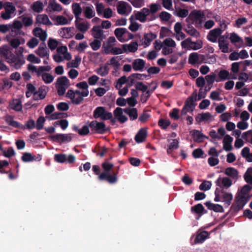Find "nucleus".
<instances>
[{
	"mask_svg": "<svg viewBox=\"0 0 252 252\" xmlns=\"http://www.w3.org/2000/svg\"><path fill=\"white\" fill-rule=\"evenodd\" d=\"M0 56L15 69H20L25 63V60L18 55H14L12 49L7 45L0 47Z\"/></svg>",
	"mask_w": 252,
	"mask_h": 252,
	"instance_id": "nucleus-1",
	"label": "nucleus"
},
{
	"mask_svg": "<svg viewBox=\"0 0 252 252\" xmlns=\"http://www.w3.org/2000/svg\"><path fill=\"white\" fill-rule=\"evenodd\" d=\"M205 18L204 14L201 10H193L191 11L188 17L186 19L187 23L194 24L197 28L201 27Z\"/></svg>",
	"mask_w": 252,
	"mask_h": 252,
	"instance_id": "nucleus-2",
	"label": "nucleus"
},
{
	"mask_svg": "<svg viewBox=\"0 0 252 252\" xmlns=\"http://www.w3.org/2000/svg\"><path fill=\"white\" fill-rule=\"evenodd\" d=\"M246 205L244 195L238 193L235 196V201L232 204L230 210L235 213L242 210Z\"/></svg>",
	"mask_w": 252,
	"mask_h": 252,
	"instance_id": "nucleus-3",
	"label": "nucleus"
},
{
	"mask_svg": "<svg viewBox=\"0 0 252 252\" xmlns=\"http://www.w3.org/2000/svg\"><path fill=\"white\" fill-rule=\"evenodd\" d=\"M119 166L117 167V171L114 172L112 175L109 173L102 172L98 176V179L100 181H106L110 184L115 183L117 181V175L119 173Z\"/></svg>",
	"mask_w": 252,
	"mask_h": 252,
	"instance_id": "nucleus-4",
	"label": "nucleus"
},
{
	"mask_svg": "<svg viewBox=\"0 0 252 252\" xmlns=\"http://www.w3.org/2000/svg\"><path fill=\"white\" fill-rule=\"evenodd\" d=\"M54 160L55 161L60 163H63L65 162L71 164L74 162L75 157L73 155H69L68 157L64 154H57L54 156Z\"/></svg>",
	"mask_w": 252,
	"mask_h": 252,
	"instance_id": "nucleus-5",
	"label": "nucleus"
},
{
	"mask_svg": "<svg viewBox=\"0 0 252 252\" xmlns=\"http://www.w3.org/2000/svg\"><path fill=\"white\" fill-rule=\"evenodd\" d=\"M71 134L57 133L50 136V138L54 142L57 143H68L71 141Z\"/></svg>",
	"mask_w": 252,
	"mask_h": 252,
	"instance_id": "nucleus-6",
	"label": "nucleus"
},
{
	"mask_svg": "<svg viewBox=\"0 0 252 252\" xmlns=\"http://www.w3.org/2000/svg\"><path fill=\"white\" fill-rule=\"evenodd\" d=\"M112 117V113L107 111L104 107L100 106L95 109V118H100L102 120H107Z\"/></svg>",
	"mask_w": 252,
	"mask_h": 252,
	"instance_id": "nucleus-7",
	"label": "nucleus"
},
{
	"mask_svg": "<svg viewBox=\"0 0 252 252\" xmlns=\"http://www.w3.org/2000/svg\"><path fill=\"white\" fill-rule=\"evenodd\" d=\"M117 12L121 15H127L132 9L131 6L126 1H120L118 2L117 6Z\"/></svg>",
	"mask_w": 252,
	"mask_h": 252,
	"instance_id": "nucleus-8",
	"label": "nucleus"
},
{
	"mask_svg": "<svg viewBox=\"0 0 252 252\" xmlns=\"http://www.w3.org/2000/svg\"><path fill=\"white\" fill-rule=\"evenodd\" d=\"M222 32V30L220 28H215L209 32L207 38L209 41L216 43L217 41V38L221 36Z\"/></svg>",
	"mask_w": 252,
	"mask_h": 252,
	"instance_id": "nucleus-9",
	"label": "nucleus"
},
{
	"mask_svg": "<svg viewBox=\"0 0 252 252\" xmlns=\"http://www.w3.org/2000/svg\"><path fill=\"white\" fill-rule=\"evenodd\" d=\"M41 158L42 156L40 154H37L36 156H35L28 152L23 153L21 157L22 160L24 162H29L33 161H39L41 160Z\"/></svg>",
	"mask_w": 252,
	"mask_h": 252,
	"instance_id": "nucleus-10",
	"label": "nucleus"
},
{
	"mask_svg": "<svg viewBox=\"0 0 252 252\" xmlns=\"http://www.w3.org/2000/svg\"><path fill=\"white\" fill-rule=\"evenodd\" d=\"M217 186L220 188H229L232 185V181L228 177L221 178L220 177L215 182Z\"/></svg>",
	"mask_w": 252,
	"mask_h": 252,
	"instance_id": "nucleus-11",
	"label": "nucleus"
},
{
	"mask_svg": "<svg viewBox=\"0 0 252 252\" xmlns=\"http://www.w3.org/2000/svg\"><path fill=\"white\" fill-rule=\"evenodd\" d=\"M147 128H141L136 134L134 139L137 143L144 142L147 136Z\"/></svg>",
	"mask_w": 252,
	"mask_h": 252,
	"instance_id": "nucleus-12",
	"label": "nucleus"
},
{
	"mask_svg": "<svg viewBox=\"0 0 252 252\" xmlns=\"http://www.w3.org/2000/svg\"><path fill=\"white\" fill-rule=\"evenodd\" d=\"M218 42L219 48L221 52L226 53L230 51L229 49V42L224 39L223 36L219 37Z\"/></svg>",
	"mask_w": 252,
	"mask_h": 252,
	"instance_id": "nucleus-13",
	"label": "nucleus"
},
{
	"mask_svg": "<svg viewBox=\"0 0 252 252\" xmlns=\"http://www.w3.org/2000/svg\"><path fill=\"white\" fill-rule=\"evenodd\" d=\"M197 94L193 93L186 100L185 105L188 108H190V111L192 112L195 107V101L197 100Z\"/></svg>",
	"mask_w": 252,
	"mask_h": 252,
	"instance_id": "nucleus-14",
	"label": "nucleus"
},
{
	"mask_svg": "<svg viewBox=\"0 0 252 252\" xmlns=\"http://www.w3.org/2000/svg\"><path fill=\"white\" fill-rule=\"evenodd\" d=\"M190 211L192 213L196 214L199 215V217L196 218L197 219H199L200 216L207 213V211L205 210L204 207L201 203H198L192 206L190 208Z\"/></svg>",
	"mask_w": 252,
	"mask_h": 252,
	"instance_id": "nucleus-15",
	"label": "nucleus"
},
{
	"mask_svg": "<svg viewBox=\"0 0 252 252\" xmlns=\"http://www.w3.org/2000/svg\"><path fill=\"white\" fill-rule=\"evenodd\" d=\"M212 116L209 112L199 113L195 117V121L198 124L202 122L211 121Z\"/></svg>",
	"mask_w": 252,
	"mask_h": 252,
	"instance_id": "nucleus-16",
	"label": "nucleus"
},
{
	"mask_svg": "<svg viewBox=\"0 0 252 252\" xmlns=\"http://www.w3.org/2000/svg\"><path fill=\"white\" fill-rule=\"evenodd\" d=\"M233 138L229 135H225L223 140V148L226 151H230L232 150V142Z\"/></svg>",
	"mask_w": 252,
	"mask_h": 252,
	"instance_id": "nucleus-17",
	"label": "nucleus"
},
{
	"mask_svg": "<svg viewBox=\"0 0 252 252\" xmlns=\"http://www.w3.org/2000/svg\"><path fill=\"white\" fill-rule=\"evenodd\" d=\"M73 31L74 28L73 27L62 28L59 31V33L63 38H69L73 36Z\"/></svg>",
	"mask_w": 252,
	"mask_h": 252,
	"instance_id": "nucleus-18",
	"label": "nucleus"
},
{
	"mask_svg": "<svg viewBox=\"0 0 252 252\" xmlns=\"http://www.w3.org/2000/svg\"><path fill=\"white\" fill-rule=\"evenodd\" d=\"M9 107L16 112H20L22 110V102L19 99H14L9 102Z\"/></svg>",
	"mask_w": 252,
	"mask_h": 252,
	"instance_id": "nucleus-19",
	"label": "nucleus"
},
{
	"mask_svg": "<svg viewBox=\"0 0 252 252\" xmlns=\"http://www.w3.org/2000/svg\"><path fill=\"white\" fill-rule=\"evenodd\" d=\"M76 28L80 32H86L89 29L87 24L83 21L82 18H79L75 20V21Z\"/></svg>",
	"mask_w": 252,
	"mask_h": 252,
	"instance_id": "nucleus-20",
	"label": "nucleus"
},
{
	"mask_svg": "<svg viewBox=\"0 0 252 252\" xmlns=\"http://www.w3.org/2000/svg\"><path fill=\"white\" fill-rule=\"evenodd\" d=\"M138 43L137 42H132L129 44H124L122 45L123 50L124 52H135L138 49Z\"/></svg>",
	"mask_w": 252,
	"mask_h": 252,
	"instance_id": "nucleus-21",
	"label": "nucleus"
},
{
	"mask_svg": "<svg viewBox=\"0 0 252 252\" xmlns=\"http://www.w3.org/2000/svg\"><path fill=\"white\" fill-rule=\"evenodd\" d=\"M124 111L128 115L130 121H134L138 118V115L136 108L127 107L124 109Z\"/></svg>",
	"mask_w": 252,
	"mask_h": 252,
	"instance_id": "nucleus-22",
	"label": "nucleus"
},
{
	"mask_svg": "<svg viewBox=\"0 0 252 252\" xmlns=\"http://www.w3.org/2000/svg\"><path fill=\"white\" fill-rule=\"evenodd\" d=\"M145 62L141 59H137L132 62V68L135 71H142L145 67Z\"/></svg>",
	"mask_w": 252,
	"mask_h": 252,
	"instance_id": "nucleus-23",
	"label": "nucleus"
},
{
	"mask_svg": "<svg viewBox=\"0 0 252 252\" xmlns=\"http://www.w3.org/2000/svg\"><path fill=\"white\" fill-rule=\"evenodd\" d=\"M209 210H213L215 212L222 213L224 212L223 207L220 204H215L211 203L210 201L206 202L204 203Z\"/></svg>",
	"mask_w": 252,
	"mask_h": 252,
	"instance_id": "nucleus-24",
	"label": "nucleus"
},
{
	"mask_svg": "<svg viewBox=\"0 0 252 252\" xmlns=\"http://www.w3.org/2000/svg\"><path fill=\"white\" fill-rule=\"evenodd\" d=\"M126 32H127V30L126 28H119L115 29L114 33L117 39L120 42H124L125 40L123 38V36H126L125 34Z\"/></svg>",
	"mask_w": 252,
	"mask_h": 252,
	"instance_id": "nucleus-25",
	"label": "nucleus"
},
{
	"mask_svg": "<svg viewBox=\"0 0 252 252\" xmlns=\"http://www.w3.org/2000/svg\"><path fill=\"white\" fill-rule=\"evenodd\" d=\"M192 136L194 138V140L196 142H201L203 141L204 138L208 139V137L205 136L198 130H193L191 131Z\"/></svg>",
	"mask_w": 252,
	"mask_h": 252,
	"instance_id": "nucleus-26",
	"label": "nucleus"
},
{
	"mask_svg": "<svg viewBox=\"0 0 252 252\" xmlns=\"http://www.w3.org/2000/svg\"><path fill=\"white\" fill-rule=\"evenodd\" d=\"M5 122L8 125L14 127L23 128V126L18 122L14 121L13 117L10 115H7L6 116Z\"/></svg>",
	"mask_w": 252,
	"mask_h": 252,
	"instance_id": "nucleus-27",
	"label": "nucleus"
},
{
	"mask_svg": "<svg viewBox=\"0 0 252 252\" xmlns=\"http://www.w3.org/2000/svg\"><path fill=\"white\" fill-rule=\"evenodd\" d=\"M36 22L45 25H52V23L50 21L47 15L45 14H39L36 18Z\"/></svg>",
	"mask_w": 252,
	"mask_h": 252,
	"instance_id": "nucleus-28",
	"label": "nucleus"
},
{
	"mask_svg": "<svg viewBox=\"0 0 252 252\" xmlns=\"http://www.w3.org/2000/svg\"><path fill=\"white\" fill-rule=\"evenodd\" d=\"M209 235V233L206 231H203L198 233L195 238V243H202L208 238Z\"/></svg>",
	"mask_w": 252,
	"mask_h": 252,
	"instance_id": "nucleus-29",
	"label": "nucleus"
},
{
	"mask_svg": "<svg viewBox=\"0 0 252 252\" xmlns=\"http://www.w3.org/2000/svg\"><path fill=\"white\" fill-rule=\"evenodd\" d=\"M108 130L106 126L103 122H97L95 121V133L104 134Z\"/></svg>",
	"mask_w": 252,
	"mask_h": 252,
	"instance_id": "nucleus-30",
	"label": "nucleus"
},
{
	"mask_svg": "<svg viewBox=\"0 0 252 252\" xmlns=\"http://www.w3.org/2000/svg\"><path fill=\"white\" fill-rule=\"evenodd\" d=\"M222 198L223 202H224V206L227 207L231 203L233 199V195L232 193L225 191L222 195Z\"/></svg>",
	"mask_w": 252,
	"mask_h": 252,
	"instance_id": "nucleus-31",
	"label": "nucleus"
},
{
	"mask_svg": "<svg viewBox=\"0 0 252 252\" xmlns=\"http://www.w3.org/2000/svg\"><path fill=\"white\" fill-rule=\"evenodd\" d=\"M224 173L233 179H237L238 176V171L233 167H228L225 170Z\"/></svg>",
	"mask_w": 252,
	"mask_h": 252,
	"instance_id": "nucleus-32",
	"label": "nucleus"
},
{
	"mask_svg": "<svg viewBox=\"0 0 252 252\" xmlns=\"http://www.w3.org/2000/svg\"><path fill=\"white\" fill-rule=\"evenodd\" d=\"M157 38V35L155 33L150 32L145 34L143 38L144 44L147 46H149L151 42Z\"/></svg>",
	"mask_w": 252,
	"mask_h": 252,
	"instance_id": "nucleus-33",
	"label": "nucleus"
},
{
	"mask_svg": "<svg viewBox=\"0 0 252 252\" xmlns=\"http://www.w3.org/2000/svg\"><path fill=\"white\" fill-rule=\"evenodd\" d=\"M73 12L76 19L80 18V15L82 13V8L78 3H74L72 5Z\"/></svg>",
	"mask_w": 252,
	"mask_h": 252,
	"instance_id": "nucleus-34",
	"label": "nucleus"
},
{
	"mask_svg": "<svg viewBox=\"0 0 252 252\" xmlns=\"http://www.w3.org/2000/svg\"><path fill=\"white\" fill-rule=\"evenodd\" d=\"M179 141L177 139H175L172 140V142L168 145L167 149V153L170 155L172 153V151L174 150H176L179 148Z\"/></svg>",
	"mask_w": 252,
	"mask_h": 252,
	"instance_id": "nucleus-35",
	"label": "nucleus"
},
{
	"mask_svg": "<svg viewBox=\"0 0 252 252\" xmlns=\"http://www.w3.org/2000/svg\"><path fill=\"white\" fill-rule=\"evenodd\" d=\"M73 130L77 132L80 135H85L89 132V126L86 125L84 126L81 129H79L78 126H74Z\"/></svg>",
	"mask_w": 252,
	"mask_h": 252,
	"instance_id": "nucleus-36",
	"label": "nucleus"
},
{
	"mask_svg": "<svg viewBox=\"0 0 252 252\" xmlns=\"http://www.w3.org/2000/svg\"><path fill=\"white\" fill-rule=\"evenodd\" d=\"M57 84L58 85L66 87L67 88L70 86L69 81L66 76H62L58 78Z\"/></svg>",
	"mask_w": 252,
	"mask_h": 252,
	"instance_id": "nucleus-37",
	"label": "nucleus"
},
{
	"mask_svg": "<svg viewBox=\"0 0 252 252\" xmlns=\"http://www.w3.org/2000/svg\"><path fill=\"white\" fill-rule=\"evenodd\" d=\"M129 21L130 23V24L128 27L129 30L132 32H135L138 31L140 25L137 22L134 21L133 15H131L129 18Z\"/></svg>",
	"mask_w": 252,
	"mask_h": 252,
	"instance_id": "nucleus-38",
	"label": "nucleus"
},
{
	"mask_svg": "<svg viewBox=\"0 0 252 252\" xmlns=\"http://www.w3.org/2000/svg\"><path fill=\"white\" fill-rule=\"evenodd\" d=\"M199 61V55L197 53H191L189 57V63L191 64H195L198 63Z\"/></svg>",
	"mask_w": 252,
	"mask_h": 252,
	"instance_id": "nucleus-39",
	"label": "nucleus"
},
{
	"mask_svg": "<svg viewBox=\"0 0 252 252\" xmlns=\"http://www.w3.org/2000/svg\"><path fill=\"white\" fill-rule=\"evenodd\" d=\"M43 3L40 1H36L32 5V10L37 13L41 12L43 9Z\"/></svg>",
	"mask_w": 252,
	"mask_h": 252,
	"instance_id": "nucleus-40",
	"label": "nucleus"
},
{
	"mask_svg": "<svg viewBox=\"0 0 252 252\" xmlns=\"http://www.w3.org/2000/svg\"><path fill=\"white\" fill-rule=\"evenodd\" d=\"M147 110H144L139 116L138 121L142 123H146L151 117V115L147 113Z\"/></svg>",
	"mask_w": 252,
	"mask_h": 252,
	"instance_id": "nucleus-41",
	"label": "nucleus"
},
{
	"mask_svg": "<svg viewBox=\"0 0 252 252\" xmlns=\"http://www.w3.org/2000/svg\"><path fill=\"white\" fill-rule=\"evenodd\" d=\"M48 8L54 11H61L62 10V5L55 2H51L48 5Z\"/></svg>",
	"mask_w": 252,
	"mask_h": 252,
	"instance_id": "nucleus-42",
	"label": "nucleus"
},
{
	"mask_svg": "<svg viewBox=\"0 0 252 252\" xmlns=\"http://www.w3.org/2000/svg\"><path fill=\"white\" fill-rule=\"evenodd\" d=\"M251 174H252V167H250L247 169L244 176L245 181L250 184H252V176Z\"/></svg>",
	"mask_w": 252,
	"mask_h": 252,
	"instance_id": "nucleus-43",
	"label": "nucleus"
},
{
	"mask_svg": "<svg viewBox=\"0 0 252 252\" xmlns=\"http://www.w3.org/2000/svg\"><path fill=\"white\" fill-rule=\"evenodd\" d=\"M212 186V183L209 181H203L199 186V189L201 190L206 191L210 189Z\"/></svg>",
	"mask_w": 252,
	"mask_h": 252,
	"instance_id": "nucleus-44",
	"label": "nucleus"
},
{
	"mask_svg": "<svg viewBox=\"0 0 252 252\" xmlns=\"http://www.w3.org/2000/svg\"><path fill=\"white\" fill-rule=\"evenodd\" d=\"M128 81V79L126 76H123L120 77L117 81L116 85H115V87L117 89H119L121 88L122 85L124 84L127 83Z\"/></svg>",
	"mask_w": 252,
	"mask_h": 252,
	"instance_id": "nucleus-45",
	"label": "nucleus"
},
{
	"mask_svg": "<svg viewBox=\"0 0 252 252\" xmlns=\"http://www.w3.org/2000/svg\"><path fill=\"white\" fill-rule=\"evenodd\" d=\"M5 11L9 13L10 14H13L16 10L15 7L10 2H6L4 3Z\"/></svg>",
	"mask_w": 252,
	"mask_h": 252,
	"instance_id": "nucleus-46",
	"label": "nucleus"
},
{
	"mask_svg": "<svg viewBox=\"0 0 252 252\" xmlns=\"http://www.w3.org/2000/svg\"><path fill=\"white\" fill-rule=\"evenodd\" d=\"M248 22V20L245 17H241L238 18L235 23L233 24V26L240 28L242 25L246 24Z\"/></svg>",
	"mask_w": 252,
	"mask_h": 252,
	"instance_id": "nucleus-47",
	"label": "nucleus"
},
{
	"mask_svg": "<svg viewBox=\"0 0 252 252\" xmlns=\"http://www.w3.org/2000/svg\"><path fill=\"white\" fill-rule=\"evenodd\" d=\"M230 75L229 72L226 70H221L218 74V76L220 78V81H224L229 78Z\"/></svg>",
	"mask_w": 252,
	"mask_h": 252,
	"instance_id": "nucleus-48",
	"label": "nucleus"
},
{
	"mask_svg": "<svg viewBox=\"0 0 252 252\" xmlns=\"http://www.w3.org/2000/svg\"><path fill=\"white\" fill-rule=\"evenodd\" d=\"M184 30L189 35L198 37L200 36V33L198 32L194 28H192L191 29H188L187 28H184Z\"/></svg>",
	"mask_w": 252,
	"mask_h": 252,
	"instance_id": "nucleus-49",
	"label": "nucleus"
},
{
	"mask_svg": "<svg viewBox=\"0 0 252 252\" xmlns=\"http://www.w3.org/2000/svg\"><path fill=\"white\" fill-rule=\"evenodd\" d=\"M42 80L46 84L52 83L54 80V77L52 75L48 73H44L42 74Z\"/></svg>",
	"mask_w": 252,
	"mask_h": 252,
	"instance_id": "nucleus-50",
	"label": "nucleus"
},
{
	"mask_svg": "<svg viewBox=\"0 0 252 252\" xmlns=\"http://www.w3.org/2000/svg\"><path fill=\"white\" fill-rule=\"evenodd\" d=\"M105 38V36L103 34V32L98 27L95 26V39H100L102 40Z\"/></svg>",
	"mask_w": 252,
	"mask_h": 252,
	"instance_id": "nucleus-51",
	"label": "nucleus"
},
{
	"mask_svg": "<svg viewBox=\"0 0 252 252\" xmlns=\"http://www.w3.org/2000/svg\"><path fill=\"white\" fill-rule=\"evenodd\" d=\"M159 17L161 21L167 22L171 17V15L166 11H162L159 14Z\"/></svg>",
	"mask_w": 252,
	"mask_h": 252,
	"instance_id": "nucleus-52",
	"label": "nucleus"
},
{
	"mask_svg": "<svg viewBox=\"0 0 252 252\" xmlns=\"http://www.w3.org/2000/svg\"><path fill=\"white\" fill-rule=\"evenodd\" d=\"M36 54L41 58L47 57L48 58L49 56V50L48 49H39L37 50Z\"/></svg>",
	"mask_w": 252,
	"mask_h": 252,
	"instance_id": "nucleus-53",
	"label": "nucleus"
},
{
	"mask_svg": "<svg viewBox=\"0 0 252 252\" xmlns=\"http://www.w3.org/2000/svg\"><path fill=\"white\" fill-rule=\"evenodd\" d=\"M56 20L57 23V25H65L68 24L67 19L62 15L57 16L56 18Z\"/></svg>",
	"mask_w": 252,
	"mask_h": 252,
	"instance_id": "nucleus-54",
	"label": "nucleus"
},
{
	"mask_svg": "<svg viewBox=\"0 0 252 252\" xmlns=\"http://www.w3.org/2000/svg\"><path fill=\"white\" fill-rule=\"evenodd\" d=\"M230 40L233 44L243 41L242 38L235 32L230 34Z\"/></svg>",
	"mask_w": 252,
	"mask_h": 252,
	"instance_id": "nucleus-55",
	"label": "nucleus"
},
{
	"mask_svg": "<svg viewBox=\"0 0 252 252\" xmlns=\"http://www.w3.org/2000/svg\"><path fill=\"white\" fill-rule=\"evenodd\" d=\"M156 88V87H155L153 89L150 90H148L146 91L145 95L142 94L141 97V101L142 103H146L149 97H150V94L152 93Z\"/></svg>",
	"mask_w": 252,
	"mask_h": 252,
	"instance_id": "nucleus-56",
	"label": "nucleus"
},
{
	"mask_svg": "<svg viewBox=\"0 0 252 252\" xmlns=\"http://www.w3.org/2000/svg\"><path fill=\"white\" fill-rule=\"evenodd\" d=\"M158 125L162 129H165L170 125V122L169 120L160 119L158 122Z\"/></svg>",
	"mask_w": 252,
	"mask_h": 252,
	"instance_id": "nucleus-57",
	"label": "nucleus"
},
{
	"mask_svg": "<svg viewBox=\"0 0 252 252\" xmlns=\"http://www.w3.org/2000/svg\"><path fill=\"white\" fill-rule=\"evenodd\" d=\"M48 45L51 50H54L57 47L58 42L56 39L50 38L48 40Z\"/></svg>",
	"mask_w": 252,
	"mask_h": 252,
	"instance_id": "nucleus-58",
	"label": "nucleus"
},
{
	"mask_svg": "<svg viewBox=\"0 0 252 252\" xmlns=\"http://www.w3.org/2000/svg\"><path fill=\"white\" fill-rule=\"evenodd\" d=\"M39 43L38 40L35 38L32 37L28 42L27 45L30 48H35Z\"/></svg>",
	"mask_w": 252,
	"mask_h": 252,
	"instance_id": "nucleus-59",
	"label": "nucleus"
},
{
	"mask_svg": "<svg viewBox=\"0 0 252 252\" xmlns=\"http://www.w3.org/2000/svg\"><path fill=\"white\" fill-rule=\"evenodd\" d=\"M45 121V118L42 116H40L37 121L36 127L37 129L40 130L43 128L44 123Z\"/></svg>",
	"mask_w": 252,
	"mask_h": 252,
	"instance_id": "nucleus-60",
	"label": "nucleus"
},
{
	"mask_svg": "<svg viewBox=\"0 0 252 252\" xmlns=\"http://www.w3.org/2000/svg\"><path fill=\"white\" fill-rule=\"evenodd\" d=\"M252 189V186H250L249 185H245L243 187L240 191L238 193L243 195H247L249 194V192Z\"/></svg>",
	"mask_w": 252,
	"mask_h": 252,
	"instance_id": "nucleus-61",
	"label": "nucleus"
},
{
	"mask_svg": "<svg viewBox=\"0 0 252 252\" xmlns=\"http://www.w3.org/2000/svg\"><path fill=\"white\" fill-rule=\"evenodd\" d=\"M22 21L25 27H29L32 24L33 20L31 17H22Z\"/></svg>",
	"mask_w": 252,
	"mask_h": 252,
	"instance_id": "nucleus-62",
	"label": "nucleus"
},
{
	"mask_svg": "<svg viewBox=\"0 0 252 252\" xmlns=\"http://www.w3.org/2000/svg\"><path fill=\"white\" fill-rule=\"evenodd\" d=\"M112 14L113 11L111 8H107L104 9L101 17H102L106 19H109L112 16Z\"/></svg>",
	"mask_w": 252,
	"mask_h": 252,
	"instance_id": "nucleus-63",
	"label": "nucleus"
},
{
	"mask_svg": "<svg viewBox=\"0 0 252 252\" xmlns=\"http://www.w3.org/2000/svg\"><path fill=\"white\" fill-rule=\"evenodd\" d=\"M203 151L200 148H197L193 150L192 155L194 158H198L201 157L204 154Z\"/></svg>",
	"mask_w": 252,
	"mask_h": 252,
	"instance_id": "nucleus-64",
	"label": "nucleus"
}]
</instances>
